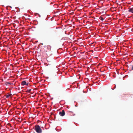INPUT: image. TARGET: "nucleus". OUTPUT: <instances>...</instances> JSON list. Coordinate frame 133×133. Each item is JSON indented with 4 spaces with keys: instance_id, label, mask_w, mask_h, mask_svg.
<instances>
[{
    "instance_id": "8",
    "label": "nucleus",
    "mask_w": 133,
    "mask_h": 133,
    "mask_svg": "<svg viewBox=\"0 0 133 133\" xmlns=\"http://www.w3.org/2000/svg\"><path fill=\"white\" fill-rule=\"evenodd\" d=\"M103 18H102V19H101V20H103Z\"/></svg>"
},
{
    "instance_id": "2",
    "label": "nucleus",
    "mask_w": 133,
    "mask_h": 133,
    "mask_svg": "<svg viewBox=\"0 0 133 133\" xmlns=\"http://www.w3.org/2000/svg\"><path fill=\"white\" fill-rule=\"evenodd\" d=\"M59 114L60 116H63L65 115V112L64 110H63L62 112H60L59 113Z\"/></svg>"
},
{
    "instance_id": "6",
    "label": "nucleus",
    "mask_w": 133,
    "mask_h": 133,
    "mask_svg": "<svg viewBox=\"0 0 133 133\" xmlns=\"http://www.w3.org/2000/svg\"><path fill=\"white\" fill-rule=\"evenodd\" d=\"M11 84V83L8 82H7L6 83V85H9Z\"/></svg>"
},
{
    "instance_id": "9",
    "label": "nucleus",
    "mask_w": 133,
    "mask_h": 133,
    "mask_svg": "<svg viewBox=\"0 0 133 133\" xmlns=\"http://www.w3.org/2000/svg\"><path fill=\"white\" fill-rule=\"evenodd\" d=\"M17 112H18V111H17V114H18V113H17Z\"/></svg>"
},
{
    "instance_id": "4",
    "label": "nucleus",
    "mask_w": 133,
    "mask_h": 133,
    "mask_svg": "<svg viewBox=\"0 0 133 133\" xmlns=\"http://www.w3.org/2000/svg\"><path fill=\"white\" fill-rule=\"evenodd\" d=\"M129 11L133 13V8H131L129 10Z\"/></svg>"
},
{
    "instance_id": "1",
    "label": "nucleus",
    "mask_w": 133,
    "mask_h": 133,
    "mask_svg": "<svg viewBox=\"0 0 133 133\" xmlns=\"http://www.w3.org/2000/svg\"><path fill=\"white\" fill-rule=\"evenodd\" d=\"M35 130L38 133H41L42 132V130L39 126L38 125L35 126Z\"/></svg>"
},
{
    "instance_id": "5",
    "label": "nucleus",
    "mask_w": 133,
    "mask_h": 133,
    "mask_svg": "<svg viewBox=\"0 0 133 133\" xmlns=\"http://www.w3.org/2000/svg\"><path fill=\"white\" fill-rule=\"evenodd\" d=\"M11 94L7 95L6 96V97L7 98L10 97L11 96Z\"/></svg>"
},
{
    "instance_id": "3",
    "label": "nucleus",
    "mask_w": 133,
    "mask_h": 133,
    "mask_svg": "<svg viewBox=\"0 0 133 133\" xmlns=\"http://www.w3.org/2000/svg\"><path fill=\"white\" fill-rule=\"evenodd\" d=\"M22 85H28V83H26V82L25 81H24L22 82Z\"/></svg>"
},
{
    "instance_id": "7",
    "label": "nucleus",
    "mask_w": 133,
    "mask_h": 133,
    "mask_svg": "<svg viewBox=\"0 0 133 133\" xmlns=\"http://www.w3.org/2000/svg\"><path fill=\"white\" fill-rule=\"evenodd\" d=\"M132 69L133 70V65L132 66Z\"/></svg>"
}]
</instances>
